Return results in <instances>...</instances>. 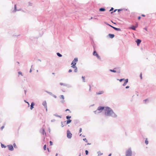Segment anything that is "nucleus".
Segmentation results:
<instances>
[{
  "label": "nucleus",
  "instance_id": "1",
  "mask_svg": "<svg viewBox=\"0 0 156 156\" xmlns=\"http://www.w3.org/2000/svg\"><path fill=\"white\" fill-rule=\"evenodd\" d=\"M105 115L108 116H111L113 118H116L117 115L114 112L113 110L108 106H106L104 111Z\"/></svg>",
  "mask_w": 156,
  "mask_h": 156
},
{
  "label": "nucleus",
  "instance_id": "2",
  "mask_svg": "<svg viewBox=\"0 0 156 156\" xmlns=\"http://www.w3.org/2000/svg\"><path fill=\"white\" fill-rule=\"evenodd\" d=\"M109 71L112 72L117 73H120V70L119 68H115L113 69H110Z\"/></svg>",
  "mask_w": 156,
  "mask_h": 156
},
{
  "label": "nucleus",
  "instance_id": "3",
  "mask_svg": "<svg viewBox=\"0 0 156 156\" xmlns=\"http://www.w3.org/2000/svg\"><path fill=\"white\" fill-rule=\"evenodd\" d=\"M78 61V59L77 58H75L74 60L72 61L71 65H72L71 67H74L76 66V63Z\"/></svg>",
  "mask_w": 156,
  "mask_h": 156
},
{
  "label": "nucleus",
  "instance_id": "4",
  "mask_svg": "<svg viewBox=\"0 0 156 156\" xmlns=\"http://www.w3.org/2000/svg\"><path fill=\"white\" fill-rule=\"evenodd\" d=\"M105 107L106 106H99L97 110L99 111V112H100V113L103 110L105 111Z\"/></svg>",
  "mask_w": 156,
  "mask_h": 156
},
{
  "label": "nucleus",
  "instance_id": "5",
  "mask_svg": "<svg viewBox=\"0 0 156 156\" xmlns=\"http://www.w3.org/2000/svg\"><path fill=\"white\" fill-rule=\"evenodd\" d=\"M67 137L69 139H71L72 137V134L69 129L67 131Z\"/></svg>",
  "mask_w": 156,
  "mask_h": 156
},
{
  "label": "nucleus",
  "instance_id": "6",
  "mask_svg": "<svg viewBox=\"0 0 156 156\" xmlns=\"http://www.w3.org/2000/svg\"><path fill=\"white\" fill-rule=\"evenodd\" d=\"M138 27V24L136 23L135 25H132L130 27V29H131L133 30H136V28Z\"/></svg>",
  "mask_w": 156,
  "mask_h": 156
},
{
  "label": "nucleus",
  "instance_id": "7",
  "mask_svg": "<svg viewBox=\"0 0 156 156\" xmlns=\"http://www.w3.org/2000/svg\"><path fill=\"white\" fill-rule=\"evenodd\" d=\"M8 148V150L10 151H12L14 150V147L11 144L8 145L7 146Z\"/></svg>",
  "mask_w": 156,
  "mask_h": 156
},
{
  "label": "nucleus",
  "instance_id": "8",
  "mask_svg": "<svg viewBox=\"0 0 156 156\" xmlns=\"http://www.w3.org/2000/svg\"><path fill=\"white\" fill-rule=\"evenodd\" d=\"M21 10V9H17V7H16V5L15 4L14 5V10L12 11V12H16V11H19Z\"/></svg>",
  "mask_w": 156,
  "mask_h": 156
},
{
  "label": "nucleus",
  "instance_id": "9",
  "mask_svg": "<svg viewBox=\"0 0 156 156\" xmlns=\"http://www.w3.org/2000/svg\"><path fill=\"white\" fill-rule=\"evenodd\" d=\"M72 120L70 119H68L66 121L64 122V123H66V125H68L71 123L72 122Z\"/></svg>",
  "mask_w": 156,
  "mask_h": 156
},
{
  "label": "nucleus",
  "instance_id": "10",
  "mask_svg": "<svg viewBox=\"0 0 156 156\" xmlns=\"http://www.w3.org/2000/svg\"><path fill=\"white\" fill-rule=\"evenodd\" d=\"M135 42L137 43V45L138 46L141 42V40L140 39H137L136 40Z\"/></svg>",
  "mask_w": 156,
  "mask_h": 156
},
{
  "label": "nucleus",
  "instance_id": "11",
  "mask_svg": "<svg viewBox=\"0 0 156 156\" xmlns=\"http://www.w3.org/2000/svg\"><path fill=\"white\" fill-rule=\"evenodd\" d=\"M40 132L43 135H44V134H46L45 131L44 129L43 128H42L40 130Z\"/></svg>",
  "mask_w": 156,
  "mask_h": 156
},
{
  "label": "nucleus",
  "instance_id": "12",
  "mask_svg": "<svg viewBox=\"0 0 156 156\" xmlns=\"http://www.w3.org/2000/svg\"><path fill=\"white\" fill-rule=\"evenodd\" d=\"M125 80L124 82V83H123V84H122V86H126V84L128 82V79H126L125 80Z\"/></svg>",
  "mask_w": 156,
  "mask_h": 156
},
{
  "label": "nucleus",
  "instance_id": "13",
  "mask_svg": "<svg viewBox=\"0 0 156 156\" xmlns=\"http://www.w3.org/2000/svg\"><path fill=\"white\" fill-rule=\"evenodd\" d=\"M35 105V103L34 102H31L30 105V109L32 110L34 108V106Z\"/></svg>",
  "mask_w": 156,
  "mask_h": 156
},
{
  "label": "nucleus",
  "instance_id": "14",
  "mask_svg": "<svg viewBox=\"0 0 156 156\" xmlns=\"http://www.w3.org/2000/svg\"><path fill=\"white\" fill-rule=\"evenodd\" d=\"M108 36L110 38L112 39L114 37L115 35L113 34H108Z\"/></svg>",
  "mask_w": 156,
  "mask_h": 156
},
{
  "label": "nucleus",
  "instance_id": "15",
  "mask_svg": "<svg viewBox=\"0 0 156 156\" xmlns=\"http://www.w3.org/2000/svg\"><path fill=\"white\" fill-rule=\"evenodd\" d=\"M42 104L44 106V107H47V103H46V101H44L43 102Z\"/></svg>",
  "mask_w": 156,
  "mask_h": 156
},
{
  "label": "nucleus",
  "instance_id": "16",
  "mask_svg": "<svg viewBox=\"0 0 156 156\" xmlns=\"http://www.w3.org/2000/svg\"><path fill=\"white\" fill-rule=\"evenodd\" d=\"M105 10V9L104 7H101L99 9V11L100 12H104Z\"/></svg>",
  "mask_w": 156,
  "mask_h": 156
},
{
  "label": "nucleus",
  "instance_id": "17",
  "mask_svg": "<svg viewBox=\"0 0 156 156\" xmlns=\"http://www.w3.org/2000/svg\"><path fill=\"white\" fill-rule=\"evenodd\" d=\"M113 28L115 30L117 31H121V29L119 28H116V27H113Z\"/></svg>",
  "mask_w": 156,
  "mask_h": 156
},
{
  "label": "nucleus",
  "instance_id": "18",
  "mask_svg": "<svg viewBox=\"0 0 156 156\" xmlns=\"http://www.w3.org/2000/svg\"><path fill=\"white\" fill-rule=\"evenodd\" d=\"M104 93V91H100L98 92H97L96 94H103Z\"/></svg>",
  "mask_w": 156,
  "mask_h": 156
},
{
  "label": "nucleus",
  "instance_id": "19",
  "mask_svg": "<svg viewBox=\"0 0 156 156\" xmlns=\"http://www.w3.org/2000/svg\"><path fill=\"white\" fill-rule=\"evenodd\" d=\"M71 67L73 68H74V72H75L76 73L77 72V71H78L77 68L76 67V66H75V67Z\"/></svg>",
  "mask_w": 156,
  "mask_h": 156
},
{
  "label": "nucleus",
  "instance_id": "20",
  "mask_svg": "<svg viewBox=\"0 0 156 156\" xmlns=\"http://www.w3.org/2000/svg\"><path fill=\"white\" fill-rule=\"evenodd\" d=\"M98 54L97 53V51H95V50H94L93 52V55L94 56H96V55H97Z\"/></svg>",
  "mask_w": 156,
  "mask_h": 156
},
{
  "label": "nucleus",
  "instance_id": "21",
  "mask_svg": "<svg viewBox=\"0 0 156 156\" xmlns=\"http://www.w3.org/2000/svg\"><path fill=\"white\" fill-rule=\"evenodd\" d=\"M104 23L106 25L110 26V27H111L113 28V26L111 25H110V24H108V23H107V22H104Z\"/></svg>",
  "mask_w": 156,
  "mask_h": 156
},
{
  "label": "nucleus",
  "instance_id": "22",
  "mask_svg": "<svg viewBox=\"0 0 156 156\" xmlns=\"http://www.w3.org/2000/svg\"><path fill=\"white\" fill-rule=\"evenodd\" d=\"M53 115L55 116L59 117L60 118H62V116L61 115H58V114L56 113L54 114Z\"/></svg>",
  "mask_w": 156,
  "mask_h": 156
},
{
  "label": "nucleus",
  "instance_id": "23",
  "mask_svg": "<svg viewBox=\"0 0 156 156\" xmlns=\"http://www.w3.org/2000/svg\"><path fill=\"white\" fill-rule=\"evenodd\" d=\"M1 147L2 148H5L6 147V146H5L4 144L1 143Z\"/></svg>",
  "mask_w": 156,
  "mask_h": 156
},
{
  "label": "nucleus",
  "instance_id": "24",
  "mask_svg": "<svg viewBox=\"0 0 156 156\" xmlns=\"http://www.w3.org/2000/svg\"><path fill=\"white\" fill-rule=\"evenodd\" d=\"M56 54H57V55L59 57H62V55L61 54H60L59 52L57 53H56Z\"/></svg>",
  "mask_w": 156,
  "mask_h": 156
},
{
  "label": "nucleus",
  "instance_id": "25",
  "mask_svg": "<svg viewBox=\"0 0 156 156\" xmlns=\"http://www.w3.org/2000/svg\"><path fill=\"white\" fill-rule=\"evenodd\" d=\"M66 87H67L68 88H71L72 87V86L71 85L69 84H66Z\"/></svg>",
  "mask_w": 156,
  "mask_h": 156
},
{
  "label": "nucleus",
  "instance_id": "26",
  "mask_svg": "<svg viewBox=\"0 0 156 156\" xmlns=\"http://www.w3.org/2000/svg\"><path fill=\"white\" fill-rule=\"evenodd\" d=\"M45 92H47V93L48 94H50V95L52 96V93L51 92H50L48 91L47 90H45Z\"/></svg>",
  "mask_w": 156,
  "mask_h": 156
},
{
  "label": "nucleus",
  "instance_id": "27",
  "mask_svg": "<svg viewBox=\"0 0 156 156\" xmlns=\"http://www.w3.org/2000/svg\"><path fill=\"white\" fill-rule=\"evenodd\" d=\"M66 119L68 120V119H70L71 118V116L70 115H67L66 117Z\"/></svg>",
  "mask_w": 156,
  "mask_h": 156
},
{
  "label": "nucleus",
  "instance_id": "28",
  "mask_svg": "<svg viewBox=\"0 0 156 156\" xmlns=\"http://www.w3.org/2000/svg\"><path fill=\"white\" fill-rule=\"evenodd\" d=\"M47 141V139H45V138L44 137V139L43 140V144H44V143H45V142Z\"/></svg>",
  "mask_w": 156,
  "mask_h": 156
},
{
  "label": "nucleus",
  "instance_id": "29",
  "mask_svg": "<svg viewBox=\"0 0 156 156\" xmlns=\"http://www.w3.org/2000/svg\"><path fill=\"white\" fill-rule=\"evenodd\" d=\"M98 156H99L100 155H101L103 154V153H101L100 151H98Z\"/></svg>",
  "mask_w": 156,
  "mask_h": 156
},
{
  "label": "nucleus",
  "instance_id": "30",
  "mask_svg": "<svg viewBox=\"0 0 156 156\" xmlns=\"http://www.w3.org/2000/svg\"><path fill=\"white\" fill-rule=\"evenodd\" d=\"M60 98L61 99H62L64 100V95H60Z\"/></svg>",
  "mask_w": 156,
  "mask_h": 156
},
{
  "label": "nucleus",
  "instance_id": "31",
  "mask_svg": "<svg viewBox=\"0 0 156 156\" xmlns=\"http://www.w3.org/2000/svg\"><path fill=\"white\" fill-rule=\"evenodd\" d=\"M13 147H14L15 148H17V147L16 146V145L15 143H14L13 144Z\"/></svg>",
  "mask_w": 156,
  "mask_h": 156
},
{
  "label": "nucleus",
  "instance_id": "32",
  "mask_svg": "<svg viewBox=\"0 0 156 156\" xmlns=\"http://www.w3.org/2000/svg\"><path fill=\"white\" fill-rule=\"evenodd\" d=\"M96 56L98 59L99 60H101V58L100 56L98 55V54L97 55H96Z\"/></svg>",
  "mask_w": 156,
  "mask_h": 156
},
{
  "label": "nucleus",
  "instance_id": "33",
  "mask_svg": "<svg viewBox=\"0 0 156 156\" xmlns=\"http://www.w3.org/2000/svg\"><path fill=\"white\" fill-rule=\"evenodd\" d=\"M145 143L146 144V145H147L148 144V141L147 138L145 140Z\"/></svg>",
  "mask_w": 156,
  "mask_h": 156
},
{
  "label": "nucleus",
  "instance_id": "34",
  "mask_svg": "<svg viewBox=\"0 0 156 156\" xmlns=\"http://www.w3.org/2000/svg\"><path fill=\"white\" fill-rule=\"evenodd\" d=\"M46 144H44V147H43V149L45 151L46 150Z\"/></svg>",
  "mask_w": 156,
  "mask_h": 156
},
{
  "label": "nucleus",
  "instance_id": "35",
  "mask_svg": "<svg viewBox=\"0 0 156 156\" xmlns=\"http://www.w3.org/2000/svg\"><path fill=\"white\" fill-rule=\"evenodd\" d=\"M82 78L83 80V82H85V77L84 76H82Z\"/></svg>",
  "mask_w": 156,
  "mask_h": 156
},
{
  "label": "nucleus",
  "instance_id": "36",
  "mask_svg": "<svg viewBox=\"0 0 156 156\" xmlns=\"http://www.w3.org/2000/svg\"><path fill=\"white\" fill-rule=\"evenodd\" d=\"M60 84L61 86H65L66 85V83H60Z\"/></svg>",
  "mask_w": 156,
  "mask_h": 156
},
{
  "label": "nucleus",
  "instance_id": "37",
  "mask_svg": "<svg viewBox=\"0 0 156 156\" xmlns=\"http://www.w3.org/2000/svg\"><path fill=\"white\" fill-rule=\"evenodd\" d=\"M94 112L95 114H97L100 113V112L98 111L97 110L94 111Z\"/></svg>",
  "mask_w": 156,
  "mask_h": 156
},
{
  "label": "nucleus",
  "instance_id": "38",
  "mask_svg": "<svg viewBox=\"0 0 156 156\" xmlns=\"http://www.w3.org/2000/svg\"><path fill=\"white\" fill-rule=\"evenodd\" d=\"M117 10V9H115L113 11L111 12V14L115 12Z\"/></svg>",
  "mask_w": 156,
  "mask_h": 156
},
{
  "label": "nucleus",
  "instance_id": "39",
  "mask_svg": "<svg viewBox=\"0 0 156 156\" xmlns=\"http://www.w3.org/2000/svg\"><path fill=\"white\" fill-rule=\"evenodd\" d=\"M63 123H64V122H61V126L62 127H63L65 126V125H63Z\"/></svg>",
  "mask_w": 156,
  "mask_h": 156
},
{
  "label": "nucleus",
  "instance_id": "40",
  "mask_svg": "<svg viewBox=\"0 0 156 156\" xmlns=\"http://www.w3.org/2000/svg\"><path fill=\"white\" fill-rule=\"evenodd\" d=\"M85 154L86 155H88L89 153V152L87 150H86L85 151Z\"/></svg>",
  "mask_w": 156,
  "mask_h": 156
},
{
  "label": "nucleus",
  "instance_id": "41",
  "mask_svg": "<svg viewBox=\"0 0 156 156\" xmlns=\"http://www.w3.org/2000/svg\"><path fill=\"white\" fill-rule=\"evenodd\" d=\"M125 79L124 78H122L119 79V80L120 82H122L123 80H124Z\"/></svg>",
  "mask_w": 156,
  "mask_h": 156
},
{
  "label": "nucleus",
  "instance_id": "42",
  "mask_svg": "<svg viewBox=\"0 0 156 156\" xmlns=\"http://www.w3.org/2000/svg\"><path fill=\"white\" fill-rule=\"evenodd\" d=\"M83 140L85 141L86 142H87V140L86 138H85L83 139Z\"/></svg>",
  "mask_w": 156,
  "mask_h": 156
},
{
  "label": "nucleus",
  "instance_id": "43",
  "mask_svg": "<svg viewBox=\"0 0 156 156\" xmlns=\"http://www.w3.org/2000/svg\"><path fill=\"white\" fill-rule=\"evenodd\" d=\"M18 73L19 75H22V76H23L22 73L21 72H20V71L19 72H18Z\"/></svg>",
  "mask_w": 156,
  "mask_h": 156
},
{
  "label": "nucleus",
  "instance_id": "44",
  "mask_svg": "<svg viewBox=\"0 0 156 156\" xmlns=\"http://www.w3.org/2000/svg\"><path fill=\"white\" fill-rule=\"evenodd\" d=\"M122 10H123L122 9H117V10L118 11V12H119L120 11H122Z\"/></svg>",
  "mask_w": 156,
  "mask_h": 156
},
{
  "label": "nucleus",
  "instance_id": "45",
  "mask_svg": "<svg viewBox=\"0 0 156 156\" xmlns=\"http://www.w3.org/2000/svg\"><path fill=\"white\" fill-rule=\"evenodd\" d=\"M49 143L50 144V145L51 146L53 145V142L51 141H50Z\"/></svg>",
  "mask_w": 156,
  "mask_h": 156
},
{
  "label": "nucleus",
  "instance_id": "46",
  "mask_svg": "<svg viewBox=\"0 0 156 156\" xmlns=\"http://www.w3.org/2000/svg\"><path fill=\"white\" fill-rule=\"evenodd\" d=\"M114 10V8H113V7H112L111 9H110L109 10V11L110 12V11H113V10Z\"/></svg>",
  "mask_w": 156,
  "mask_h": 156
},
{
  "label": "nucleus",
  "instance_id": "47",
  "mask_svg": "<svg viewBox=\"0 0 156 156\" xmlns=\"http://www.w3.org/2000/svg\"><path fill=\"white\" fill-rule=\"evenodd\" d=\"M24 101L26 103H27L28 104V106H29V105H30V104L28 102H27V101H26V100H24Z\"/></svg>",
  "mask_w": 156,
  "mask_h": 156
},
{
  "label": "nucleus",
  "instance_id": "48",
  "mask_svg": "<svg viewBox=\"0 0 156 156\" xmlns=\"http://www.w3.org/2000/svg\"><path fill=\"white\" fill-rule=\"evenodd\" d=\"M52 96L53 97H54L55 98H57V96L54 94H52Z\"/></svg>",
  "mask_w": 156,
  "mask_h": 156
},
{
  "label": "nucleus",
  "instance_id": "49",
  "mask_svg": "<svg viewBox=\"0 0 156 156\" xmlns=\"http://www.w3.org/2000/svg\"><path fill=\"white\" fill-rule=\"evenodd\" d=\"M60 101L61 103H63L65 102V101L63 99L61 101Z\"/></svg>",
  "mask_w": 156,
  "mask_h": 156
},
{
  "label": "nucleus",
  "instance_id": "50",
  "mask_svg": "<svg viewBox=\"0 0 156 156\" xmlns=\"http://www.w3.org/2000/svg\"><path fill=\"white\" fill-rule=\"evenodd\" d=\"M147 100H148V99H147L144 100L143 101L144 102V103H146Z\"/></svg>",
  "mask_w": 156,
  "mask_h": 156
},
{
  "label": "nucleus",
  "instance_id": "51",
  "mask_svg": "<svg viewBox=\"0 0 156 156\" xmlns=\"http://www.w3.org/2000/svg\"><path fill=\"white\" fill-rule=\"evenodd\" d=\"M55 121V119H53L51 120V122H53Z\"/></svg>",
  "mask_w": 156,
  "mask_h": 156
},
{
  "label": "nucleus",
  "instance_id": "52",
  "mask_svg": "<svg viewBox=\"0 0 156 156\" xmlns=\"http://www.w3.org/2000/svg\"><path fill=\"white\" fill-rule=\"evenodd\" d=\"M140 77L141 79H142V74L141 73L140 74Z\"/></svg>",
  "mask_w": 156,
  "mask_h": 156
},
{
  "label": "nucleus",
  "instance_id": "53",
  "mask_svg": "<svg viewBox=\"0 0 156 156\" xmlns=\"http://www.w3.org/2000/svg\"><path fill=\"white\" fill-rule=\"evenodd\" d=\"M82 128H80V130H79V133H80L81 132H82Z\"/></svg>",
  "mask_w": 156,
  "mask_h": 156
},
{
  "label": "nucleus",
  "instance_id": "54",
  "mask_svg": "<svg viewBox=\"0 0 156 156\" xmlns=\"http://www.w3.org/2000/svg\"><path fill=\"white\" fill-rule=\"evenodd\" d=\"M72 70L71 69H69V71H68V72L69 73H71V72H72Z\"/></svg>",
  "mask_w": 156,
  "mask_h": 156
},
{
  "label": "nucleus",
  "instance_id": "55",
  "mask_svg": "<svg viewBox=\"0 0 156 156\" xmlns=\"http://www.w3.org/2000/svg\"><path fill=\"white\" fill-rule=\"evenodd\" d=\"M29 5L30 6H31L32 5V3H30V2H29Z\"/></svg>",
  "mask_w": 156,
  "mask_h": 156
},
{
  "label": "nucleus",
  "instance_id": "56",
  "mask_svg": "<svg viewBox=\"0 0 156 156\" xmlns=\"http://www.w3.org/2000/svg\"><path fill=\"white\" fill-rule=\"evenodd\" d=\"M141 18V17L140 16H139L138 17V19L139 20H140V19Z\"/></svg>",
  "mask_w": 156,
  "mask_h": 156
},
{
  "label": "nucleus",
  "instance_id": "57",
  "mask_svg": "<svg viewBox=\"0 0 156 156\" xmlns=\"http://www.w3.org/2000/svg\"><path fill=\"white\" fill-rule=\"evenodd\" d=\"M4 128V126H2L1 128V129L2 130Z\"/></svg>",
  "mask_w": 156,
  "mask_h": 156
},
{
  "label": "nucleus",
  "instance_id": "58",
  "mask_svg": "<svg viewBox=\"0 0 156 156\" xmlns=\"http://www.w3.org/2000/svg\"><path fill=\"white\" fill-rule=\"evenodd\" d=\"M129 86H127L126 87V88L128 89L129 88Z\"/></svg>",
  "mask_w": 156,
  "mask_h": 156
},
{
  "label": "nucleus",
  "instance_id": "59",
  "mask_svg": "<svg viewBox=\"0 0 156 156\" xmlns=\"http://www.w3.org/2000/svg\"><path fill=\"white\" fill-rule=\"evenodd\" d=\"M47 150L48 151V152H50V151H49V148H48V147H47Z\"/></svg>",
  "mask_w": 156,
  "mask_h": 156
},
{
  "label": "nucleus",
  "instance_id": "60",
  "mask_svg": "<svg viewBox=\"0 0 156 156\" xmlns=\"http://www.w3.org/2000/svg\"><path fill=\"white\" fill-rule=\"evenodd\" d=\"M89 85V86H90L89 91H91V89H90V88H91V87H90V85Z\"/></svg>",
  "mask_w": 156,
  "mask_h": 156
},
{
  "label": "nucleus",
  "instance_id": "61",
  "mask_svg": "<svg viewBox=\"0 0 156 156\" xmlns=\"http://www.w3.org/2000/svg\"><path fill=\"white\" fill-rule=\"evenodd\" d=\"M44 108L45 109H46V112H47V107H44Z\"/></svg>",
  "mask_w": 156,
  "mask_h": 156
},
{
  "label": "nucleus",
  "instance_id": "62",
  "mask_svg": "<svg viewBox=\"0 0 156 156\" xmlns=\"http://www.w3.org/2000/svg\"><path fill=\"white\" fill-rule=\"evenodd\" d=\"M24 93L25 94H26V92H27V90H24Z\"/></svg>",
  "mask_w": 156,
  "mask_h": 156
},
{
  "label": "nucleus",
  "instance_id": "63",
  "mask_svg": "<svg viewBox=\"0 0 156 156\" xmlns=\"http://www.w3.org/2000/svg\"><path fill=\"white\" fill-rule=\"evenodd\" d=\"M141 16L143 17H145V15H144V14H142Z\"/></svg>",
  "mask_w": 156,
  "mask_h": 156
},
{
  "label": "nucleus",
  "instance_id": "64",
  "mask_svg": "<svg viewBox=\"0 0 156 156\" xmlns=\"http://www.w3.org/2000/svg\"><path fill=\"white\" fill-rule=\"evenodd\" d=\"M112 155V154L111 153H110L108 155V156H111Z\"/></svg>",
  "mask_w": 156,
  "mask_h": 156
}]
</instances>
